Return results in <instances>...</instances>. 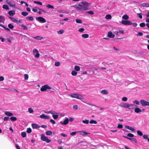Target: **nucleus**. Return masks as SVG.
I'll use <instances>...</instances> for the list:
<instances>
[{"label": "nucleus", "instance_id": "nucleus-1", "mask_svg": "<svg viewBox=\"0 0 149 149\" xmlns=\"http://www.w3.org/2000/svg\"><path fill=\"white\" fill-rule=\"evenodd\" d=\"M90 3L86 1H82L79 4L73 6L77 10L81 11L89 10Z\"/></svg>", "mask_w": 149, "mask_h": 149}, {"label": "nucleus", "instance_id": "nucleus-2", "mask_svg": "<svg viewBox=\"0 0 149 149\" xmlns=\"http://www.w3.org/2000/svg\"><path fill=\"white\" fill-rule=\"evenodd\" d=\"M72 98H76L78 99L81 100L84 99L83 97L81 95L73 93L70 95Z\"/></svg>", "mask_w": 149, "mask_h": 149}, {"label": "nucleus", "instance_id": "nucleus-3", "mask_svg": "<svg viewBox=\"0 0 149 149\" xmlns=\"http://www.w3.org/2000/svg\"><path fill=\"white\" fill-rule=\"evenodd\" d=\"M51 88L48 85L46 84L42 86L40 88V90L41 91H46L47 89H51Z\"/></svg>", "mask_w": 149, "mask_h": 149}, {"label": "nucleus", "instance_id": "nucleus-4", "mask_svg": "<svg viewBox=\"0 0 149 149\" xmlns=\"http://www.w3.org/2000/svg\"><path fill=\"white\" fill-rule=\"evenodd\" d=\"M7 3L10 6L15 8L16 6L15 3L13 0H6Z\"/></svg>", "mask_w": 149, "mask_h": 149}, {"label": "nucleus", "instance_id": "nucleus-5", "mask_svg": "<svg viewBox=\"0 0 149 149\" xmlns=\"http://www.w3.org/2000/svg\"><path fill=\"white\" fill-rule=\"evenodd\" d=\"M41 139L42 141H46L47 143H49L51 141L47 137H46L43 134L41 135Z\"/></svg>", "mask_w": 149, "mask_h": 149}, {"label": "nucleus", "instance_id": "nucleus-6", "mask_svg": "<svg viewBox=\"0 0 149 149\" xmlns=\"http://www.w3.org/2000/svg\"><path fill=\"white\" fill-rule=\"evenodd\" d=\"M33 53L35 57L36 58L39 57L40 54L38 49H34L33 50Z\"/></svg>", "mask_w": 149, "mask_h": 149}, {"label": "nucleus", "instance_id": "nucleus-7", "mask_svg": "<svg viewBox=\"0 0 149 149\" xmlns=\"http://www.w3.org/2000/svg\"><path fill=\"white\" fill-rule=\"evenodd\" d=\"M140 102L143 106H149V102L145 101L143 100H141Z\"/></svg>", "mask_w": 149, "mask_h": 149}, {"label": "nucleus", "instance_id": "nucleus-8", "mask_svg": "<svg viewBox=\"0 0 149 149\" xmlns=\"http://www.w3.org/2000/svg\"><path fill=\"white\" fill-rule=\"evenodd\" d=\"M36 19L37 21L41 23H44L46 22V19L42 17H37Z\"/></svg>", "mask_w": 149, "mask_h": 149}, {"label": "nucleus", "instance_id": "nucleus-9", "mask_svg": "<svg viewBox=\"0 0 149 149\" xmlns=\"http://www.w3.org/2000/svg\"><path fill=\"white\" fill-rule=\"evenodd\" d=\"M121 23L125 25H130L132 24V23L129 20H122Z\"/></svg>", "mask_w": 149, "mask_h": 149}, {"label": "nucleus", "instance_id": "nucleus-10", "mask_svg": "<svg viewBox=\"0 0 149 149\" xmlns=\"http://www.w3.org/2000/svg\"><path fill=\"white\" fill-rule=\"evenodd\" d=\"M69 122V119L67 117L65 118V119L63 122L60 121V123L62 125H67Z\"/></svg>", "mask_w": 149, "mask_h": 149}, {"label": "nucleus", "instance_id": "nucleus-11", "mask_svg": "<svg viewBox=\"0 0 149 149\" xmlns=\"http://www.w3.org/2000/svg\"><path fill=\"white\" fill-rule=\"evenodd\" d=\"M128 104L126 103L122 102L120 103L119 104V106L122 108H127V107Z\"/></svg>", "mask_w": 149, "mask_h": 149}, {"label": "nucleus", "instance_id": "nucleus-12", "mask_svg": "<svg viewBox=\"0 0 149 149\" xmlns=\"http://www.w3.org/2000/svg\"><path fill=\"white\" fill-rule=\"evenodd\" d=\"M136 106L133 104H128L127 109H134Z\"/></svg>", "mask_w": 149, "mask_h": 149}, {"label": "nucleus", "instance_id": "nucleus-13", "mask_svg": "<svg viewBox=\"0 0 149 149\" xmlns=\"http://www.w3.org/2000/svg\"><path fill=\"white\" fill-rule=\"evenodd\" d=\"M108 36L109 38H113L115 37V34L111 31H109L108 33Z\"/></svg>", "mask_w": 149, "mask_h": 149}, {"label": "nucleus", "instance_id": "nucleus-14", "mask_svg": "<svg viewBox=\"0 0 149 149\" xmlns=\"http://www.w3.org/2000/svg\"><path fill=\"white\" fill-rule=\"evenodd\" d=\"M144 110V109H141L139 107H136L134 109L135 112L136 113L141 112Z\"/></svg>", "mask_w": 149, "mask_h": 149}, {"label": "nucleus", "instance_id": "nucleus-15", "mask_svg": "<svg viewBox=\"0 0 149 149\" xmlns=\"http://www.w3.org/2000/svg\"><path fill=\"white\" fill-rule=\"evenodd\" d=\"M39 117L40 118L44 119H49V118L48 116L44 114H43L41 115H40L39 116Z\"/></svg>", "mask_w": 149, "mask_h": 149}, {"label": "nucleus", "instance_id": "nucleus-16", "mask_svg": "<svg viewBox=\"0 0 149 149\" xmlns=\"http://www.w3.org/2000/svg\"><path fill=\"white\" fill-rule=\"evenodd\" d=\"M77 132L78 133H79L82 136H84L86 135H87L90 134L89 133L86 132L84 131H77Z\"/></svg>", "mask_w": 149, "mask_h": 149}, {"label": "nucleus", "instance_id": "nucleus-17", "mask_svg": "<svg viewBox=\"0 0 149 149\" xmlns=\"http://www.w3.org/2000/svg\"><path fill=\"white\" fill-rule=\"evenodd\" d=\"M32 127L33 129H37L40 127L39 125L36 124H32Z\"/></svg>", "mask_w": 149, "mask_h": 149}, {"label": "nucleus", "instance_id": "nucleus-18", "mask_svg": "<svg viewBox=\"0 0 149 149\" xmlns=\"http://www.w3.org/2000/svg\"><path fill=\"white\" fill-rule=\"evenodd\" d=\"M94 70H97V69L95 68H92L91 69L88 70V71L91 74H93L94 73L93 71Z\"/></svg>", "mask_w": 149, "mask_h": 149}, {"label": "nucleus", "instance_id": "nucleus-19", "mask_svg": "<svg viewBox=\"0 0 149 149\" xmlns=\"http://www.w3.org/2000/svg\"><path fill=\"white\" fill-rule=\"evenodd\" d=\"M15 13V11L13 10L9 11L8 13V14L10 16H13Z\"/></svg>", "mask_w": 149, "mask_h": 149}, {"label": "nucleus", "instance_id": "nucleus-20", "mask_svg": "<svg viewBox=\"0 0 149 149\" xmlns=\"http://www.w3.org/2000/svg\"><path fill=\"white\" fill-rule=\"evenodd\" d=\"M5 21V19L4 16H0V22L4 23Z\"/></svg>", "mask_w": 149, "mask_h": 149}, {"label": "nucleus", "instance_id": "nucleus-21", "mask_svg": "<svg viewBox=\"0 0 149 149\" xmlns=\"http://www.w3.org/2000/svg\"><path fill=\"white\" fill-rule=\"evenodd\" d=\"M125 127L127 129H128L132 131L133 132L135 130L134 129V128L131 127H130V126H125Z\"/></svg>", "mask_w": 149, "mask_h": 149}, {"label": "nucleus", "instance_id": "nucleus-22", "mask_svg": "<svg viewBox=\"0 0 149 149\" xmlns=\"http://www.w3.org/2000/svg\"><path fill=\"white\" fill-rule=\"evenodd\" d=\"M141 6L143 7H149V3H144L141 4Z\"/></svg>", "mask_w": 149, "mask_h": 149}, {"label": "nucleus", "instance_id": "nucleus-23", "mask_svg": "<svg viewBox=\"0 0 149 149\" xmlns=\"http://www.w3.org/2000/svg\"><path fill=\"white\" fill-rule=\"evenodd\" d=\"M10 18L13 22L16 23H18V19H15L12 17H10Z\"/></svg>", "mask_w": 149, "mask_h": 149}, {"label": "nucleus", "instance_id": "nucleus-24", "mask_svg": "<svg viewBox=\"0 0 149 149\" xmlns=\"http://www.w3.org/2000/svg\"><path fill=\"white\" fill-rule=\"evenodd\" d=\"M34 38L38 40H40L43 39V37L40 36H36L33 37Z\"/></svg>", "mask_w": 149, "mask_h": 149}, {"label": "nucleus", "instance_id": "nucleus-25", "mask_svg": "<svg viewBox=\"0 0 149 149\" xmlns=\"http://www.w3.org/2000/svg\"><path fill=\"white\" fill-rule=\"evenodd\" d=\"M5 113L7 116H13V114L12 113L10 112H8V111H6Z\"/></svg>", "mask_w": 149, "mask_h": 149}, {"label": "nucleus", "instance_id": "nucleus-26", "mask_svg": "<svg viewBox=\"0 0 149 149\" xmlns=\"http://www.w3.org/2000/svg\"><path fill=\"white\" fill-rule=\"evenodd\" d=\"M105 18L107 19H110L112 18L110 14H108L106 15L105 17Z\"/></svg>", "mask_w": 149, "mask_h": 149}, {"label": "nucleus", "instance_id": "nucleus-27", "mask_svg": "<svg viewBox=\"0 0 149 149\" xmlns=\"http://www.w3.org/2000/svg\"><path fill=\"white\" fill-rule=\"evenodd\" d=\"M122 18L123 19L127 20L129 19V17L127 15H125L123 16Z\"/></svg>", "mask_w": 149, "mask_h": 149}, {"label": "nucleus", "instance_id": "nucleus-28", "mask_svg": "<svg viewBox=\"0 0 149 149\" xmlns=\"http://www.w3.org/2000/svg\"><path fill=\"white\" fill-rule=\"evenodd\" d=\"M74 69L77 71H78L80 70V68L79 66L75 65L74 67Z\"/></svg>", "mask_w": 149, "mask_h": 149}, {"label": "nucleus", "instance_id": "nucleus-29", "mask_svg": "<svg viewBox=\"0 0 149 149\" xmlns=\"http://www.w3.org/2000/svg\"><path fill=\"white\" fill-rule=\"evenodd\" d=\"M10 119L12 121H15L17 120V118L14 116H12L10 117Z\"/></svg>", "mask_w": 149, "mask_h": 149}, {"label": "nucleus", "instance_id": "nucleus-30", "mask_svg": "<svg viewBox=\"0 0 149 149\" xmlns=\"http://www.w3.org/2000/svg\"><path fill=\"white\" fill-rule=\"evenodd\" d=\"M2 8L3 9L8 10L9 9L8 6L6 5H3V6Z\"/></svg>", "mask_w": 149, "mask_h": 149}, {"label": "nucleus", "instance_id": "nucleus-31", "mask_svg": "<svg viewBox=\"0 0 149 149\" xmlns=\"http://www.w3.org/2000/svg\"><path fill=\"white\" fill-rule=\"evenodd\" d=\"M82 37L83 38H86L88 37L89 35L87 34H84L82 35Z\"/></svg>", "mask_w": 149, "mask_h": 149}, {"label": "nucleus", "instance_id": "nucleus-32", "mask_svg": "<svg viewBox=\"0 0 149 149\" xmlns=\"http://www.w3.org/2000/svg\"><path fill=\"white\" fill-rule=\"evenodd\" d=\"M89 123L90 124H96L97 123V122L94 120H90L89 122Z\"/></svg>", "mask_w": 149, "mask_h": 149}, {"label": "nucleus", "instance_id": "nucleus-33", "mask_svg": "<svg viewBox=\"0 0 149 149\" xmlns=\"http://www.w3.org/2000/svg\"><path fill=\"white\" fill-rule=\"evenodd\" d=\"M21 27L24 30H26L28 29L27 27L24 24H22Z\"/></svg>", "mask_w": 149, "mask_h": 149}, {"label": "nucleus", "instance_id": "nucleus-34", "mask_svg": "<svg viewBox=\"0 0 149 149\" xmlns=\"http://www.w3.org/2000/svg\"><path fill=\"white\" fill-rule=\"evenodd\" d=\"M26 19L27 20H30L31 21H32L33 20V17L31 16V17H26Z\"/></svg>", "mask_w": 149, "mask_h": 149}, {"label": "nucleus", "instance_id": "nucleus-35", "mask_svg": "<svg viewBox=\"0 0 149 149\" xmlns=\"http://www.w3.org/2000/svg\"><path fill=\"white\" fill-rule=\"evenodd\" d=\"M33 3H36L40 5H42V3L40 1H33Z\"/></svg>", "mask_w": 149, "mask_h": 149}, {"label": "nucleus", "instance_id": "nucleus-36", "mask_svg": "<svg viewBox=\"0 0 149 149\" xmlns=\"http://www.w3.org/2000/svg\"><path fill=\"white\" fill-rule=\"evenodd\" d=\"M77 72L75 70H73L72 71L71 74L73 76H76L77 74Z\"/></svg>", "mask_w": 149, "mask_h": 149}, {"label": "nucleus", "instance_id": "nucleus-37", "mask_svg": "<svg viewBox=\"0 0 149 149\" xmlns=\"http://www.w3.org/2000/svg\"><path fill=\"white\" fill-rule=\"evenodd\" d=\"M28 13L26 12H23L21 14L24 16H26L28 15Z\"/></svg>", "mask_w": 149, "mask_h": 149}, {"label": "nucleus", "instance_id": "nucleus-38", "mask_svg": "<svg viewBox=\"0 0 149 149\" xmlns=\"http://www.w3.org/2000/svg\"><path fill=\"white\" fill-rule=\"evenodd\" d=\"M134 104H136V105H139V102L136 100H135L133 101Z\"/></svg>", "mask_w": 149, "mask_h": 149}, {"label": "nucleus", "instance_id": "nucleus-39", "mask_svg": "<svg viewBox=\"0 0 149 149\" xmlns=\"http://www.w3.org/2000/svg\"><path fill=\"white\" fill-rule=\"evenodd\" d=\"M46 7L47 8H52V9H54V8L52 6L50 5V4H48L46 6Z\"/></svg>", "mask_w": 149, "mask_h": 149}, {"label": "nucleus", "instance_id": "nucleus-40", "mask_svg": "<svg viewBox=\"0 0 149 149\" xmlns=\"http://www.w3.org/2000/svg\"><path fill=\"white\" fill-rule=\"evenodd\" d=\"M76 21L77 23L81 24L82 23V20L79 19H76Z\"/></svg>", "mask_w": 149, "mask_h": 149}, {"label": "nucleus", "instance_id": "nucleus-41", "mask_svg": "<svg viewBox=\"0 0 149 149\" xmlns=\"http://www.w3.org/2000/svg\"><path fill=\"white\" fill-rule=\"evenodd\" d=\"M26 133L25 132H22L21 133V135L24 138L26 137Z\"/></svg>", "mask_w": 149, "mask_h": 149}, {"label": "nucleus", "instance_id": "nucleus-42", "mask_svg": "<svg viewBox=\"0 0 149 149\" xmlns=\"http://www.w3.org/2000/svg\"><path fill=\"white\" fill-rule=\"evenodd\" d=\"M52 134L51 131H48L46 132V134L48 135H50Z\"/></svg>", "mask_w": 149, "mask_h": 149}, {"label": "nucleus", "instance_id": "nucleus-43", "mask_svg": "<svg viewBox=\"0 0 149 149\" xmlns=\"http://www.w3.org/2000/svg\"><path fill=\"white\" fill-rule=\"evenodd\" d=\"M103 94L107 95L108 94L109 92L107 90H104L103 91Z\"/></svg>", "mask_w": 149, "mask_h": 149}, {"label": "nucleus", "instance_id": "nucleus-44", "mask_svg": "<svg viewBox=\"0 0 149 149\" xmlns=\"http://www.w3.org/2000/svg\"><path fill=\"white\" fill-rule=\"evenodd\" d=\"M128 99L127 97H123L122 98V100L123 101L126 102L127 101Z\"/></svg>", "mask_w": 149, "mask_h": 149}, {"label": "nucleus", "instance_id": "nucleus-45", "mask_svg": "<svg viewBox=\"0 0 149 149\" xmlns=\"http://www.w3.org/2000/svg\"><path fill=\"white\" fill-rule=\"evenodd\" d=\"M82 122L84 123L85 124H88L89 123V120H83L82 121Z\"/></svg>", "mask_w": 149, "mask_h": 149}, {"label": "nucleus", "instance_id": "nucleus-46", "mask_svg": "<svg viewBox=\"0 0 149 149\" xmlns=\"http://www.w3.org/2000/svg\"><path fill=\"white\" fill-rule=\"evenodd\" d=\"M58 115H57L53 114L52 115V117L54 119H56L58 118Z\"/></svg>", "mask_w": 149, "mask_h": 149}, {"label": "nucleus", "instance_id": "nucleus-47", "mask_svg": "<svg viewBox=\"0 0 149 149\" xmlns=\"http://www.w3.org/2000/svg\"><path fill=\"white\" fill-rule=\"evenodd\" d=\"M32 130L30 128H28L27 129L26 132L27 133H30L31 132Z\"/></svg>", "mask_w": 149, "mask_h": 149}, {"label": "nucleus", "instance_id": "nucleus-48", "mask_svg": "<svg viewBox=\"0 0 149 149\" xmlns=\"http://www.w3.org/2000/svg\"><path fill=\"white\" fill-rule=\"evenodd\" d=\"M137 134L139 136H142L143 135V133L142 132L139 130H138L137 131Z\"/></svg>", "mask_w": 149, "mask_h": 149}, {"label": "nucleus", "instance_id": "nucleus-49", "mask_svg": "<svg viewBox=\"0 0 149 149\" xmlns=\"http://www.w3.org/2000/svg\"><path fill=\"white\" fill-rule=\"evenodd\" d=\"M139 25L141 27H144V26H145L146 24L142 22V23H141Z\"/></svg>", "mask_w": 149, "mask_h": 149}, {"label": "nucleus", "instance_id": "nucleus-50", "mask_svg": "<svg viewBox=\"0 0 149 149\" xmlns=\"http://www.w3.org/2000/svg\"><path fill=\"white\" fill-rule=\"evenodd\" d=\"M142 13H137V16L139 17V18L140 19H142Z\"/></svg>", "mask_w": 149, "mask_h": 149}, {"label": "nucleus", "instance_id": "nucleus-51", "mask_svg": "<svg viewBox=\"0 0 149 149\" xmlns=\"http://www.w3.org/2000/svg\"><path fill=\"white\" fill-rule=\"evenodd\" d=\"M78 133L77 132H72L71 133H70V134L71 136H73L74 135H75L77 133Z\"/></svg>", "mask_w": 149, "mask_h": 149}, {"label": "nucleus", "instance_id": "nucleus-52", "mask_svg": "<svg viewBox=\"0 0 149 149\" xmlns=\"http://www.w3.org/2000/svg\"><path fill=\"white\" fill-rule=\"evenodd\" d=\"M28 111L30 113H32L33 111V109H32L31 108H30L28 109Z\"/></svg>", "mask_w": 149, "mask_h": 149}, {"label": "nucleus", "instance_id": "nucleus-53", "mask_svg": "<svg viewBox=\"0 0 149 149\" xmlns=\"http://www.w3.org/2000/svg\"><path fill=\"white\" fill-rule=\"evenodd\" d=\"M8 27L10 29H13L14 27V26L11 24H8Z\"/></svg>", "mask_w": 149, "mask_h": 149}, {"label": "nucleus", "instance_id": "nucleus-54", "mask_svg": "<svg viewBox=\"0 0 149 149\" xmlns=\"http://www.w3.org/2000/svg\"><path fill=\"white\" fill-rule=\"evenodd\" d=\"M127 136L129 137H133L134 136V135L131 133H128L127 134Z\"/></svg>", "mask_w": 149, "mask_h": 149}, {"label": "nucleus", "instance_id": "nucleus-55", "mask_svg": "<svg viewBox=\"0 0 149 149\" xmlns=\"http://www.w3.org/2000/svg\"><path fill=\"white\" fill-rule=\"evenodd\" d=\"M64 32V30H61L57 31V33L58 34H62Z\"/></svg>", "mask_w": 149, "mask_h": 149}, {"label": "nucleus", "instance_id": "nucleus-56", "mask_svg": "<svg viewBox=\"0 0 149 149\" xmlns=\"http://www.w3.org/2000/svg\"><path fill=\"white\" fill-rule=\"evenodd\" d=\"M87 13L91 15H93L94 14V13L92 11H89L86 12Z\"/></svg>", "mask_w": 149, "mask_h": 149}, {"label": "nucleus", "instance_id": "nucleus-57", "mask_svg": "<svg viewBox=\"0 0 149 149\" xmlns=\"http://www.w3.org/2000/svg\"><path fill=\"white\" fill-rule=\"evenodd\" d=\"M84 30H85V29L84 28H80V29H79L78 30V31L79 32L81 33V32H83L84 31Z\"/></svg>", "mask_w": 149, "mask_h": 149}, {"label": "nucleus", "instance_id": "nucleus-58", "mask_svg": "<svg viewBox=\"0 0 149 149\" xmlns=\"http://www.w3.org/2000/svg\"><path fill=\"white\" fill-rule=\"evenodd\" d=\"M60 63L59 62H56L55 63L54 65L56 66H58L60 65Z\"/></svg>", "mask_w": 149, "mask_h": 149}, {"label": "nucleus", "instance_id": "nucleus-59", "mask_svg": "<svg viewBox=\"0 0 149 149\" xmlns=\"http://www.w3.org/2000/svg\"><path fill=\"white\" fill-rule=\"evenodd\" d=\"M143 138L145 139H148V136L146 134H144L143 136Z\"/></svg>", "mask_w": 149, "mask_h": 149}, {"label": "nucleus", "instance_id": "nucleus-60", "mask_svg": "<svg viewBox=\"0 0 149 149\" xmlns=\"http://www.w3.org/2000/svg\"><path fill=\"white\" fill-rule=\"evenodd\" d=\"M24 79L25 80H27L28 79V75L27 74H25L24 75Z\"/></svg>", "mask_w": 149, "mask_h": 149}, {"label": "nucleus", "instance_id": "nucleus-61", "mask_svg": "<svg viewBox=\"0 0 149 149\" xmlns=\"http://www.w3.org/2000/svg\"><path fill=\"white\" fill-rule=\"evenodd\" d=\"M73 108L74 109L77 110L78 108V106L77 105H74L73 106Z\"/></svg>", "mask_w": 149, "mask_h": 149}, {"label": "nucleus", "instance_id": "nucleus-62", "mask_svg": "<svg viewBox=\"0 0 149 149\" xmlns=\"http://www.w3.org/2000/svg\"><path fill=\"white\" fill-rule=\"evenodd\" d=\"M9 118L8 117H5L3 118V120L5 121H8L9 119Z\"/></svg>", "mask_w": 149, "mask_h": 149}, {"label": "nucleus", "instance_id": "nucleus-63", "mask_svg": "<svg viewBox=\"0 0 149 149\" xmlns=\"http://www.w3.org/2000/svg\"><path fill=\"white\" fill-rule=\"evenodd\" d=\"M50 122L53 124H54L55 123V121L53 119H51L50 120Z\"/></svg>", "mask_w": 149, "mask_h": 149}, {"label": "nucleus", "instance_id": "nucleus-64", "mask_svg": "<svg viewBox=\"0 0 149 149\" xmlns=\"http://www.w3.org/2000/svg\"><path fill=\"white\" fill-rule=\"evenodd\" d=\"M123 127L122 125L119 124L118 125L117 127L119 128H122Z\"/></svg>", "mask_w": 149, "mask_h": 149}]
</instances>
